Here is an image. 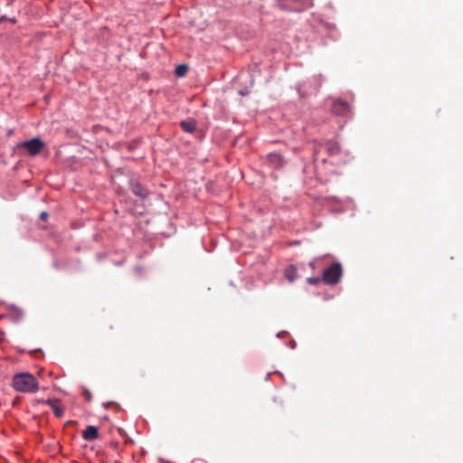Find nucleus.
Returning <instances> with one entry per match:
<instances>
[{
    "label": "nucleus",
    "mask_w": 463,
    "mask_h": 463,
    "mask_svg": "<svg viewBox=\"0 0 463 463\" xmlns=\"http://www.w3.org/2000/svg\"><path fill=\"white\" fill-rule=\"evenodd\" d=\"M12 386L19 392L34 393L39 390V382L29 373H18L13 376Z\"/></svg>",
    "instance_id": "f257e3e1"
},
{
    "label": "nucleus",
    "mask_w": 463,
    "mask_h": 463,
    "mask_svg": "<svg viewBox=\"0 0 463 463\" xmlns=\"http://www.w3.org/2000/svg\"><path fill=\"white\" fill-rule=\"evenodd\" d=\"M342 276V265L338 262H334L324 270L322 275V280L327 285H335L339 282Z\"/></svg>",
    "instance_id": "f03ea898"
},
{
    "label": "nucleus",
    "mask_w": 463,
    "mask_h": 463,
    "mask_svg": "<svg viewBox=\"0 0 463 463\" xmlns=\"http://www.w3.org/2000/svg\"><path fill=\"white\" fill-rule=\"evenodd\" d=\"M19 146L26 149L31 156L38 155L44 147V143L38 137L22 142Z\"/></svg>",
    "instance_id": "7ed1b4c3"
},
{
    "label": "nucleus",
    "mask_w": 463,
    "mask_h": 463,
    "mask_svg": "<svg viewBox=\"0 0 463 463\" xmlns=\"http://www.w3.org/2000/svg\"><path fill=\"white\" fill-rule=\"evenodd\" d=\"M332 111L336 115H345L349 111V105L342 100H336L333 103Z\"/></svg>",
    "instance_id": "20e7f679"
},
{
    "label": "nucleus",
    "mask_w": 463,
    "mask_h": 463,
    "mask_svg": "<svg viewBox=\"0 0 463 463\" xmlns=\"http://www.w3.org/2000/svg\"><path fill=\"white\" fill-rule=\"evenodd\" d=\"M45 402L52 408L54 415L57 418H61L63 415V409L61 408L59 400L49 399Z\"/></svg>",
    "instance_id": "39448f33"
},
{
    "label": "nucleus",
    "mask_w": 463,
    "mask_h": 463,
    "mask_svg": "<svg viewBox=\"0 0 463 463\" xmlns=\"http://www.w3.org/2000/svg\"><path fill=\"white\" fill-rule=\"evenodd\" d=\"M131 190L134 194L141 198H146L148 195V192L138 182H131Z\"/></svg>",
    "instance_id": "423d86ee"
},
{
    "label": "nucleus",
    "mask_w": 463,
    "mask_h": 463,
    "mask_svg": "<svg viewBox=\"0 0 463 463\" xmlns=\"http://www.w3.org/2000/svg\"><path fill=\"white\" fill-rule=\"evenodd\" d=\"M82 437L86 440H93L99 437L98 429L94 426H88L82 432Z\"/></svg>",
    "instance_id": "0eeeda50"
},
{
    "label": "nucleus",
    "mask_w": 463,
    "mask_h": 463,
    "mask_svg": "<svg viewBox=\"0 0 463 463\" xmlns=\"http://www.w3.org/2000/svg\"><path fill=\"white\" fill-rule=\"evenodd\" d=\"M181 128L187 133H193L196 128V123L194 119L184 120L180 123Z\"/></svg>",
    "instance_id": "6e6552de"
},
{
    "label": "nucleus",
    "mask_w": 463,
    "mask_h": 463,
    "mask_svg": "<svg viewBox=\"0 0 463 463\" xmlns=\"http://www.w3.org/2000/svg\"><path fill=\"white\" fill-rule=\"evenodd\" d=\"M284 274H285V277L287 278V279L289 282H293L297 279V277H298L297 269L293 265L288 266L285 269V273Z\"/></svg>",
    "instance_id": "1a4fd4ad"
},
{
    "label": "nucleus",
    "mask_w": 463,
    "mask_h": 463,
    "mask_svg": "<svg viewBox=\"0 0 463 463\" xmlns=\"http://www.w3.org/2000/svg\"><path fill=\"white\" fill-rule=\"evenodd\" d=\"M325 146L328 153L331 155L336 154L339 150L338 145L334 141H327Z\"/></svg>",
    "instance_id": "9d476101"
},
{
    "label": "nucleus",
    "mask_w": 463,
    "mask_h": 463,
    "mask_svg": "<svg viewBox=\"0 0 463 463\" xmlns=\"http://www.w3.org/2000/svg\"><path fill=\"white\" fill-rule=\"evenodd\" d=\"M188 67L185 64H180L175 69V74L179 77H183L187 72Z\"/></svg>",
    "instance_id": "9b49d317"
},
{
    "label": "nucleus",
    "mask_w": 463,
    "mask_h": 463,
    "mask_svg": "<svg viewBox=\"0 0 463 463\" xmlns=\"http://www.w3.org/2000/svg\"><path fill=\"white\" fill-rule=\"evenodd\" d=\"M321 280H322V279H320L318 277H312V278L307 279V283H309L311 285H317L320 283Z\"/></svg>",
    "instance_id": "f8f14e48"
},
{
    "label": "nucleus",
    "mask_w": 463,
    "mask_h": 463,
    "mask_svg": "<svg viewBox=\"0 0 463 463\" xmlns=\"http://www.w3.org/2000/svg\"><path fill=\"white\" fill-rule=\"evenodd\" d=\"M269 157H270V160L272 162L278 163L279 165H281L282 159H281L280 156H279V155H270Z\"/></svg>",
    "instance_id": "ddd939ff"
},
{
    "label": "nucleus",
    "mask_w": 463,
    "mask_h": 463,
    "mask_svg": "<svg viewBox=\"0 0 463 463\" xmlns=\"http://www.w3.org/2000/svg\"><path fill=\"white\" fill-rule=\"evenodd\" d=\"M84 396L86 398L87 401H90L91 400V393L90 391L88 390H85L84 391Z\"/></svg>",
    "instance_id": "4468645a"
},
{
    "label": "nucleus",
    "mask_w": 463,
    "mask_h": 463,
    "mask_svg": "<svg viewBox=\"0 0 463 463\" xmlns=\"http://www.w3.org/2000/svg\"><path fill=\"white\" fill-rule=\"evenodd\" d=\"M40 218H41V220H43V221H46V220H47V218H48V213H47L46 212H43V213H41V214H40Z\"/></svg>",
    "instance_id": "2eb2a0df"
}]
</instances>
